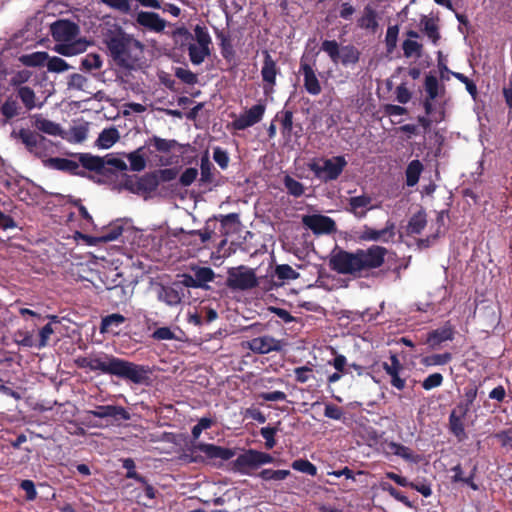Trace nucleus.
<instances>
[{"label": "nucleus", "instance_id": "f257e3e1", "mask_svg": "<svg viewBox=\"0 0 512 512\" xmlns=\"http://www.w3.org/2000/svg\"><path fill=\"white\" fill-rule=\"evenodd\" d=\"M387 254L386 247L376 244L366 249L358 248L355 251L338 249L332 252L329 266L338 274L350 275L354 278L376 276V270L384 265Z\"/></svg>", "mask_w": 512, "mask_h": 512}, {"label": "nucleus", "instance_id": "f03ea898", "mask_svg": "<svg viewBox=\"0 0 512 512\" xmlns=\"http://www.w3.org/2000/svg\"><path fill=\"white\" fill-rule=\"evenodd\" d=\"M75 364L78 368L100 371L136 385H148L152 373L147 365L136 364L106 353H102V356L78 357Z\"/></svg>", "mask_w": 512, "mask_h": 512}, {"label": "nucleus", "instance_id": "7ed1b4c3", "mask_svg": "<svg viewBox=\"0 0 512 512\" xmlns=\"http://www.w3.org/2000/svg\"><path fill=\"white\" fill-rule=\"evenodd\" d=\"M104 42L115 64L123 69L132 70L140 61L144 45L123 29L109 30Z\"/></svg>", "mask_w": 512, "mask_h": 512}, {"label": "nucleus", "instance_id": "20e7f679", "mask_svg": "<svg viewBox=\"0 0 512 512\" xmlns=\"http://www.w3.org/2000/svg\"><path fill=\"white\" fill-rule=\"evenodd\" d=\"M50 32L56 44L54 51L70 57L86 51L89 42L85 38H77L80 27L68 19H59L51 24Z\"/></svg>", "mask_w": 512, "mask_h": 512}, {"label": "nucleus", "instance_id": "39448f33", "mask_svg": "<svg viewBox=\"0 0 512 512\" xmlns=\"http://www.w3.org/2000/svg\"><path fill=\"white\" fill-rule=\"evenodd\" d=\"M72 156L79 160L84 169L99 176L97 179L94 176H89L90 179L99 184L112 181L117 176V170L126 171L128 168L122 159L115 158L110 154L101 157L91 153H75Z\"/></svg>", "mask_w": 512, "mask_h": 512}, {"label": "nucleus", "instance_id": "423d86ee", "mask_svg": "<svg viewBox=\"0 0 512 512\" xmlns=\"http://www.w3.org/2000/svg\"><path fill=\"white\" fill-rule=\"evenodd\" d=\"M236 454L235 449L218 446L211 443L191 442L181 455V460L186 463H206L209 460L221 459L228 461Z\"/></svg>", "mask_w": 512, "mask_h": 512}, {"label": "nucleus", "instance_id": "0eeeda50", "mask_svg": "<svg viewBox=\"0 0 512 512\" xmlns=\"http://www.w3.org/2000/svg\"><path fill=\"white\" fill-rule=\"evenodd\" d=\"M346 166L347 161L344 156H334L329 159L315 158L307 165L315 178L325 183L338 179Z\"/></svg>", "mask_w": 512, "mask_h": 512}, {"label": "nucleus", "instance_id": "6e6552de", "mask_svg": "<svg viewBox=\"0 0 512 512\" xmlns=\"http://www.w3.org/2000/svg\"><path fill=\"white\" fill-rule=\"evenodd\" d=\"M226 286L232 291H249L261 284L255 270L245 265L231 267L227 270Z\"/></svg>", "mask_w": 512, "mask_h": 512}, {"label": "nucleus", "instance_id": "1a4fd4ad", "mask_svg": "<svg viewBox=\"0 0 512 512\" xmlns=\"http://www.w3.org/2000/svg\"><path fill=\"white\" fill-rule=\"evenodd\" d=\"M272 462H274V457L270 454L255 449H248L230 462V467L232 471L242 475H252V470Z\"/></svg>", "mask_w": 512, "mask_h": 512}, {"label": "nucleus", "instance_id": "9d476101", "mask_svg": "<svg viewBox=\"0 0 512 512\" xmlns=\"http://www.w3.org/2000/svg\"><path fill=\"white\" fill-rule=\"evenodd\" d=\"M159 186L158 173L148 172L142 176L124 174L120 188L133 194L147 196Z\"/></svg>", "mask_w": 512, "mask_h": 512}, {"label": "nucleus", "instance_id": "9b49d317", "mask_svg": "<svg viewBox=\"0 0 512 512\" xmlns=\"http://www.w3.org/2000/svg\"><path fill=\"white\" fill-rule=\"evenodd\" d=\"M265 111L266 104L259 102L241 113L236 119L232 121L231 125L235 130H245L259 123L263 119Z\"/></svg>", "mask_w": 512, "mask_h": 512}, {"label": "nucleus", "instance_id": "f8f14e48", "mask_svg": "<svg viewBox=\"0 0 512 512\" xmlns=\"http://www.w3.org/2000/svg\"><path fill=\"white\" fill-rule=\"evenodd\" d=\"M396 225L392 221H387L383 229L376 230L368 225H364L362 230L359 232V241L366 242H383L389 243L395 237Z\"/></svg>", "mask_w": 512, "mask_h": 512}, {"label": "nucleus", "instance_id": "ddd939ff", "mask_svg": "<svg viewBox=\"0 0 512 512\" xmlns=\"http://www.w3.org/2000/svg\"><path fill=\"white\" fill-rule=\"evenodd\" d=\"M262 54L264 57L261 68L263 90L265 95H269L274 91L276 77L280 73V69L268 50H263Z\"/></svg>", "mask_w": 512, "mask_h": 512}, {"label": "nucleus", "instance_id": "4468645a", "mask_svg": "<svg viewBox=\"0 0 512 512\" xmlns=\"http://www.w3.org/2000/svg\"><path fill=\"white\" fill-rule=\"evenodd\" d=\"M302 222L316 235L332 234L336 232V223L328 216L319 214L306 215L303 217Z\"/></svg>", "mask_w": 512, "mask_h": 512}, {"label": "nucleus", "instance_id": "2eb2a0df", "mask_svg": "<svg viewBox=\"0 0 512 512\" xmlns=\"http://www.w3.org/2000/svg\"><path fill=\"white\" fill-rule=\"evenodd\" d=\"M389 359L390 363L383 362L382 368L390 377V384L397 390L402 391L406 387V378L402 377L404 366L396 354H391Z\"/></svg>", "mask_w": 512, "mask_h": 512}, {"label": "nucleus", "instance_id": "dca6fc26", "mask_svg": "<svg viewBox=\"0 0 512 512\" xmlns=\"http://www.w3.org/2000/svg\"><path fill=\"white\" fill-rule=\"evenodd\" d=\"M283 346L282 340H278L270 335L255 337L247 342V347L256 354L280 352Z\"/></svg>", "mask_w": 512, "mask_h": 512}, {"label": "nucleus", "instance_id": "f3484780", "mask_svg": "<svg viewBox=\"0 0 512 512\" xmlns=\"http://www.w3.org/2000/svg\"><path fill=\"white\" fill-rule=\"evenodd\" d=\"M87 414L101 419L110 418L112 423H120L131 418L130 413L124 407L117 405H98L95 410L87 411Z\"/></svg>", "mask_w": 512, "mask_h": 512}, {"label": "nucleus", "instance_id": "a211bd4d", "mask_svg": "<svg viewBox=\"0 0 512 512\" xmlns=\"http://www.w3.org/2000/svg\"><path fill=\"white\" fill-rule=\"evenodd\" d=\"M455 336V327L450 321H446L443 326L427 333L425 344L431 349H437L442 343L452 341Z\"/></svg>", "mask_w": 512, "mask_h": 512}, {"label": "nucleus", "instance_id": "6ab92c4d", "mask_svg": "<svg viewBox=\"0 0 512 512\" xmlns=\"http://www.w3.org/2000/svg\"><path fill=\"white\" fill-rule=\"evenodd\" d=\"M299 72L303 75V86L307 93L313 96L319 95L322 92L320 81L312 65L306 61L304 56L300 60Z\"/></svg>", "mask_w": 512, "mask_h": 512}, {"label": "nucleus", "instance_id": "aec40b11", "mask_svg": "<svg viewBox=\"0 0 512 512\" xmlns=\"http://www.w3.org/2000/svg\"><path fill=\"white\" fill-rule=\"evenodd\" d=\"M184 293H182L179 284L176 281L170 285L158 284L157 299L168 306H177L182 302Z\"/></svg>", "mask_w": 512, "mask_h": 512}, {"label": "nucleus", "instance_id": "412c9836", "mask_svg": "<svg viewBox=\"0 0 512 512\" xmlns=\"http://www.w3.org/2000/svg\"><path fill=\"white\" fill-rule=\"evenodd\" d=\"M371 203L372 198L366 194L350 197L346 211L353 214L356 218L362 219L365 218L367 212L373 208Z\"/></svg>", "mask_w": 512, "mask_h": 512}, {"label": "nucleus", "instance_id": "4be33fe9", "mask_svg": "<svg viewBox=\"0 0 512 512\" xmlns=\"http://www.w3.org/2000/svg\"><path fill=\"white\" fill-rule=\"evenodd\" d=\"M47 164L49 167L67 172L71 175L86 177L87 174L85 171L79 169L80 162H76L67 158L53 157L47 160Z\"/></svg>", "mask_w": 512, "mask_h": 512}, {"label": "nucleus", "instance_id": "5701e85b", "mask_svg": "<svg viewBox=\"0 0 512 512\" xmlns=\"http://www.w3.org/2000/svg\"><path fill=\"white\" fill-rule=\"evenodd\" d=\"M136 21L140 26L154 32H161L166 26L165 20L155 12L140 11L137 14Z\"/></svg>", "mask_w": 512, "mask_h": 512}, {"label": "nucleus", "instance_id": "b1692460", "mask_svg": "<svg viewBox=\"0 0 512 512\" xmlns=\"http://www.w3.org/2000/svg\"><path fill=\"white\" fill-rule=\"evenodd\" d=\"M124 228L122 224L112 223L105 227L102 231V235L99 237L84 236L87 243L94 245L96 243H107L117 240L123 233Z\"/></svg>", "mask_w": 512, "mask_h": 512}, {"label": "nucleus", "instance_id": "393cba45", "mask_svg": "<svg viewBox=\"0 0 512 512\" xmlns=\"http://www.w3.org/2000/svg\"><path fill=\"white\" fill-rule=\"evenodd\" d=\"M467 414L459 412L458 408H454L449 415V431L457 438L459 442L467 439L465 425L463 419Z\"/></svg>", "mask_w": 512, "mask_h": 512}, {"label": "nucleus", "instance_id": "a878e982", "mask_svg": "<svg viewBox=\"0 0 512 512\" xmlns=\"http://www.w3.org/2000/svg\"><path fill=\"white\" fill-rule=\"evenodd\" d=\"M14 97L21 101L23 107L27 112L32 111L35 108H41L42 103H37V96L35 91L29 87H18V89L14 90Z\"/></svg>", "mask_w": 512, "mask_h": 512}, {"label": "nucleus", "instance_id": "bb28decb", "mask_svg": "<svg viewBox=\"0 0 512 512\" xmlns=\"http://www.w3.org/2000/svg\"><path fill=\"white\" fill-rule=\"evenodd\" d=\"M13 137L20 139L30 153H36L40 141L45 138L29 129L21 128L18 132L13 131Z\"/></svg>", "mask_w": 512, "mask_h": 512}, {"label": "nucleus", "instance_id": "cd10ccee", "mask_svg": "<svg viewBox=\"0 0 512 512\" xmlns=\"http://www.w3.org/2000/svg\"><path fill=\"white\" fill-rule=\"evenodd\" d=\"M0 114L4 117L6 123L22 114V107L14 97V94L7 96L1 104Z\"/></svg>", "mask_w": 512, "mask_h": 512}, {"label": "nucleus", "instance_id": "c85d7f7f", "mask_svg": "<svg viewBox=\"0 0 512 512\" xmlns=\"http://www.w3.org/2000/svg\"><path fill=\"white\" fill-rule=\"evenodd\" d=\"M32 119L34 120V127L39 131L52 136H58L61 134L60 125L44 118L41 114L33 115Z\"/></svg>", "mask_w": 512, "mask_h": 512}, {"label": "nucleus", "instance_id": "c756f323", "mask_svg": "<svg viewBox=\"0 0 512 512\" xmlns=\"http://www.w3.org/2000/svg\"><path fill=\"white\" fill-rule=\"evenodd\" d=\"M215 35L219 40L222 57L227 61H231L235 57V50L229 33L223 30H216Z\"/></svg>", "mask_w": 512, "mask_h": 512}, {"label": "nucleus", "instance_id": "7c9ffc66", "mask_svg": "<svg viewBox=\"0 0 512 512\" xmlns=\"http://www.w3.org/2000/svg\"><path fill=\"white\" fill-rule=\"evenodd\" d=\"M360 56V50L356 46L348 44L341 47L339 63L345 67L354 66L359 62Z\"/></svg>", "mask_w": 512, "mask_h": 512}, {"label": "nucleus", "instance_id": "2f4dec72", "mask_svg": "<svg viewBox=\"0 0 512 512\" xmlns=\"http://www.w3.org/2000/svg\"><path fill=\"white\" fill-rule=\"evenodd\" d=\"M388 448L390 449L391 453L398 457H401L405 461L415 464L420 461V456L418 454H415L411 448L403 444L390 442L388 444Z\"/></svg>", "mask_w": 512, "mask_h": 512}, {"label": "nucleus", "instance_id": "473e14b6", "mask_svg": "<svg viewBox=\"0 0 512 512\" xmlns=\"http://www.w3.org/2000/svg\"><path fill=\"white\" fill-rule=\"evenodd\" d=\"M200 179L199 184L200 185H207L211 184L214 181V166L211 163L208 152H205V154L200 159Z\"/></svg>", "mask_w": 512, "mask_h": 512}, {"label": "nucleus", "instance_id": "72a5a7b5", "mask_svg": "<svg viewBox=\"0 0 512 512\" xmlns=\"http://www.w3.org/2000/svg\"><path fill=\"white\" fill-rule=\"evenodd\" d=\"M423 169H424V166L421 163V161L418 159L412 160L407 165L406 170H405L407 186L413 187L418 183Z\"/></svg>", "mask_w": 512, "mask_h": 512}, {"label": "nucleus", "instance_id": "f704fd0d", "mask_svg": "<svg viewBox=\"0 0 512 512\" xmlns=\"http://www.w3.org/2000/svg\"><path fill=\"white\" fill-rule=\"evenodd\" d=\"M272 278L277 277L279 282H274V285H282L286 280H295L299 278L300 274L296 272L290 265L288 264H280L277 265L274 269V273L271 275Z\"/></svg>", "mask_w": 512, "mask_h": 512}, {"label": "nucleus", "instance_id": "c9c22d12", "mask_svg": "<svg viewBox=\"0 0 512 512\" xmlns=\"http://www.w3.org/2000/svg\"><path fill=\"white\" fill-rule=\"evenodd\" d=\"M424 89L426 97H429V99H436L440 94H444L445 92V87L439 85L437 77L433 74L426 75Z\"/></svg>", "mask_w": 512, "mask_h": 512}, {"label": "nucleus", "instance_id": "e433bc0d", "mask_svg": "<svg viewBox=\"0 0 512 512\" xmlns=\"http://www.w3.org/2000/svg\"><path fill=\"white\" fill-rule=\"evenodd\" d=\"M426 224V213L424 211H419L409 219L407 233L409 235H418L426 227Z\"/></svg>", "mask_w": 512, "mask_h": 512}, {"label": "nucleus", "instance_id": "4c0bfd02", "mask_svg": "<svg viewBox=\"0 0 512 512\" xmlns=\"http://www.w3.org/2000/svg\"><path fill=\"white\" fill-rule=\"evenodd\" d=\"M49 59V54L45 51H37L31 54H25L20 57V61L27 67L44 66Z\"/></svg>", "mask_w": 512, "mask_h": 512}, {"label": "nucleus", "instance_id": "58836bf2", "mask_svg": "<svg viewBox=\"0 0 512 512\" xmlns=\"http://www.w3.org/2000/svg\"><path fill=\"white\" fill-rule=\"evenodd\" d=\"M147 145L153 146L158 152L169 153L172 149L178 146L179 143L174 139H163L154 135L148 139Z\"/></svg>", "mask_w": 512, "mask_h": 512}, {"label": "nucleus", "instance_id": "ea45409f", "mask_svg": "<svg viewBox=\"0 0 512 512\" xmlns=\"http://www.w3.org/2000/svg\"><path fill=\"white\" fill-rule=\"evenodd\" d=\"M120 138L116 128L104 129L97 139V145L101 148L108 149L113 146Z\"/></svg>", "mask_w": 512, "mask_h": 512}, {"label": "nucleus", "instance_id": "a19ab883", "mask_svg": "<svg viewBox=\"0 0 512 512\" xmlns=\"http://www.w3.org/2000/svg\"><path fill=\"white\" fill-rule=\"evenodd\" d=\"M144 147H139L133 152L126 154V158L130 163V169L135 172H140L146 167V159L143 154Z\"/></svg>", "mask_w": 512, "mask_h": 512}, {"label": "nucleus", "instance_id": "79ce46f5", "mask_svg": "<svg viewBox=\"0 0 512 512\" xmlns=\"http://www.w3.org/2000/svg\"><path fill=\"white\" fill-rule=\"evenodd\" d=\"M188 55L192 64L200 65L210 55V48L191 43L188 46Z\"/></svg>", "mask_w": 512, "mask_h": 512}, {"label": "nucleus", "instance_id": "37998d69", "mask_svg": "<svg viewBox=\"0 0 512 512\" xmlns=\"http://www.w3.org/2000/svg\"><path fill=\"white\" fill-rule=\"evenodd\" d=\"M126 321V318L119 313H113L110 315H107L102 318L101 325H100V331L102 333L104 332H113L114 327H119Z\"/></svg>", "mask_w": 512, "mask_h": 512}, {"label": "nucleus", "instance_id": "c03bdc74", "mask_svg": "<svg viewBox=\"0 0 512 512\" xmlns=\"http://www.w3.org/2000/svg\"><path fill=\"white\" fill-rule=\"evenodd\" d=\"M283 185L287 193L296 198L301 197L305 192L304 185L288 174L283 178Z\"/></svg>", "mask_w": 512, "mask_h": 512}, {"label": "nucleus", "instance_id": "a18cd8bd", "mask_svg": "<svg viewBox=\"0 0 512 512\" xmlns=\"http://www.w3.org/2000/svg\"><path fill=\"white\" fill-rule=\"evenodd\" d=\"M341 47L336 40H324L321 43L320 49L329 56L334 64H338Z\"/></svg>", "mask_w": 512, "mask_h": 512}, {"label": "nucleus", "instance_id": "49530a36", "mask_svg": "<svg viewBox=\"0 0 512 512\" xmlns=\"http://www.w3.org/2000/svg\"><path fill=\"white\" fill-rule=\"evenodd\" d=\"M194 273L199 287L202 289L208 288L207 283L213 281L215 278V273L210 267H197L194 269Z\"/></svg>", "mask_w": 512, "mask_h": 512}, {"label": "nucleus", "instance_id": "de8ad7c7", "mask_svg": "<svg viewBox=\"0 0 512 512\" xmlns=\"http://www.w3.org/2000/svg\"><path fill=\"white\" fill-rule=\"evenodd\" d=\"M14 341L16 344L23 347L36 348L37 345L33 336V332L28 330H17L14 333Z\"/></svg>", "mask_w": 512, "mask_h": 512}, {"label": "nucleus", "instance_id": "09e8293b", "mask_svg": "<svg viewBox=\"0 0 512 512\" xmlns=\"http://www.w3.org/2000/svg\"><path fill=\"white\" fill-rule=\"evenodd\" d=\"M290 475L289 470H273V469H263L257 474V477L261 478L264 481H282L286 479Z\"/></svg>", "mask_w": 512, "mask_h": 512}, {"label": "nucleus", "instance_id": "8fccbe9b", "mask_svg": "<svg viewBox=\"0 0 512 512\" xmlns=\"http://www.w3.org/2000/svg\"><path fill=\"white\" fill-rule=\"evenodd\" d=\"M421 23L424 26L423 32L434 44H437L438 41L440 40V33L438 26L435 24V22L432 19L423 16Z\"/></svg>", "mask_w": 512, "mask_h": 512}, {"label": "nucleus", "instance_id": "3c124183", "mask_svg": "<svg viewBox=\"0 0 512 512\" xmlns=\"http://www.w3.org/2000/svg\"><path fill=\"white\" fill-rule=\"evenodd\" d=\"M102 59L99 54L89 53L81 60V69L85 71L98 70L102 67Z\"/></svg>", "mask_w": 512, "mask_h": 512}, {"label": "nucleus", "instance_id": "603ef678", "mask_svg": "<svg viewBox=\"0 0 512 512\" xmlns=\"http://www.w3.org/2000/svg\"><path fill=\"white\" fill-rule=\"evenodd\" d=\"M452 360V354L445 352L442 354H432L423 358L422 363L426 366L446 365Z\"/></svg>", "mask_w": 512, "mask_h": 512}, {"label": "nucleus", "instance_id": "864d4df0", "mask_svg": "<svg viewBox=\"0 0 512 512\" xmlns=\"http://www.w3.org/2000/svg\"><path fill=\"white\" fill-rule=\"evenodd\" d=\"M402 49H403V54L406 58H410L414 55L416 57H421L423 46L421 43H419L417 41L407 39V40L403 41Z\"/></svg>", "mask_w": 512, "mask_h": 512}, {"label": "nucleus", "instance_id": "5fc2aeb1", "mask_svg": "<svg viewBox=\"0 0 512 512\" xmlns=\"http://www.w3.org/2000/svg\"><path fill=\"white\" fill-rule=\"evenodd\" d=\"M291 466L294 470L310 476H315L317 474V467L307 459L294 460Z\"/></svg>", "mask_w": 512, "mask_h": 512}, {"label": "nucleus", "instance_id": "6e6d98bb", "mask_svg": "<svg viewBox=\"0 0 512 512\" xmlns=\"http://www.w3.org/2000/svg\"><path fill=\"white\" fill-rule=\"evenodd\" d=\"M477 388L471 387L465 390V402H460L457 404L456 408H458L459 412H463V414H467L470 411L472 404L474 403L477 397Z\"/></svg>", "mask_w": 512, "mask_h": 512}, {"label": "nucleus", "instance_id": "4d7b16f0", "mask_svg": "<svg viewBox=\"0 0 512 512\" xmlns=\"http://www.w3.org/2000/svg\"><path fill=\"white\" fill-rule=\"evenodd\" d=\"M361 28L375 29L377 27L376 13L372 8L366 7L364 15L358 20Z\"/></svg>", "mask_w": 512, "mask_h": 512}, {"label": "nucleus", "instance_id": "13d9d810", "mask_svg": "<svg viewBox=\"0 0 512 512\" xmlns=\"http://www.w3.org/2000/svg\"><path fill=\"white\" fill-rule=\"evenodd\" d=\"M46 66L48 71L56 73L67 71L70 68V65L64 59L57 56L49 57Z\"/></svg>", "mask_w": 512, "mask_h": 512}, {"label": "nucleus", "instance_id": "bf43d9fd", "mask_svg": "<svg viewBox=\"0 0 512 512\" xmlns=\"http://www.w3.org/2000/svg\"><path fill=\"white\" fill-rule=\"evenodd\" d=\"M122 466L127 470L125 477L128 479H134L139 483H145V477L140 475L135 470V462L132 458H126L122 461Z\"/></svg>", "mask_w": 512, "mask_h": 512}, {"label": "nucleus", "instance_id": "052dcab7", "mask_svg": "<svg viewBox=\"0 0 512 512\" xmlns=\"http://www.w3.org/2000/svg\"><path fill=\"white\" fill-rule=\"evenodd\" d=\"M214 220L220 221L221 227L223 229L222 235H227L229 233V230H228L229 225L240 224L239 214H237V213H229L227 215H220L219 217L215 216Z\"/></svg>", "mask_w": 512, "mask_h": 512}, {"label": "nucleus", "instance_id": "680f3d73", "mask_svg": "<svg viewBox=\"0 0 512 512\" xmlns=\"http://www.w3.org/2000/svg\"><path fill=\"white\" fill-rule=\"evenodd\" d=\"M281 126L284 137H291L293 131V112L291 110L281 111Z\"/></svg>", "mask_w": 512, "mask_h": 512}, {"label": "nucleus", "instance_id": "e2e57ef3", "mask_svg": "<svg viewBox=\"0 0 512 512\" xmlns=\"http://www.w3.org/2000/svg\"><path fill=\"white\" fill-rule=\"evenodd\" d=\"M277 432H278L277 427L266 426V427H262L260 429V434L265 439V447L267 449H272L276 445L275 436H276Z\"/></svg>", "mask_w": 512, "mask_h": 512}, {"label": "nucleus", "instance_id": "0e129e2a", "mask_svg": "<svg viewBox=\"0 0 512 512\" xmlns=\"http://www.w3.org/2000/svg\"><path fill=\"white\" fill-rule=\"evenodd\" d=\"M54 333L51 323L44 325L39 331V338L36 340V348L42 349L48 345L50 336Z\"/></svg>", "mask_w": 512, "mask_h": 512}, {"label": "nucleus", "instance_id": "69168bd1", "mask_svg": "<svg viewBox=\"0 0 512 512\" xmlns=\"http://www.w3.org/2000/svg\"><path fill=\"white\" fill-rule=\"evenodd\" d=\"M213 159L222 170L228 168L230 158L226 150L219 146L215 147L213 149Z\"/></svg>", "mask_w": 512, "mask_h": 512}, {"label": "nucleus", "instance_id": "338daca9", "mask_svg": "<svg viewBox=\"0 0 512 512\" xmlns=\"http://www.w3.org/2000/svg\"><path fill=\"white\" fill-rule=\"evenodd\" d=\"M443 375L441 373H433L426 377L422 382L423 389L429 391L439 387L443 383Z\"/></svg>", "mask_w": 512, "mask_h": 512}, {"label": "nucleus", "instance_id": "774afa93", "mask_svg": "<svg viewBox=\"0 0 512 512\" xmlns=\"http://www.w3.org/2000/svg\"><path fill=\"white\" fill-rule=\"evenodd\" d=\"M198 176V170L194 167L186 168L180 175L179 183L182 187L190 186Z\"/></svg>", "mask_w": 512, "mask_h": 512}]
</instances>
